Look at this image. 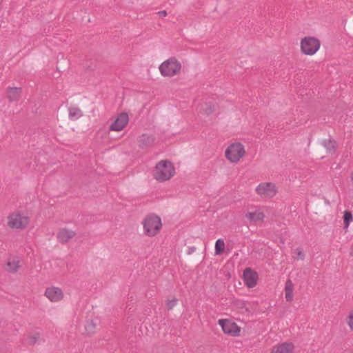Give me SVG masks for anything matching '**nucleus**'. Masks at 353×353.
I'll list each match as a JSON object with an SVG mask.
<instances>
[{
	"label": "nucleus",
	"mask_w": 353,
	"mask_h": 353,
	"mask_svg": "<svg viewBox=\"0 0 353 353\" xmlns=\"http://www.w3.org/2000/svg\"><path fill=\"white\" fill-rule=\"evenodd\" d=\"M245 153L244 146L241 143H234L228 146L225 154L228 160L236 163L245 155Z\"/></svg>",
	"instance_id": "obj_4"
},
{
	"label": "nucleus",
	"mask_w": 353,
	"mask_h": 353,
	"mask_svg": "<svg viewBox=\"0 0 353 353\" xmlns=\"http://www.w3.org/2000/svg\"><path fill=\"white\" fill-rule=\"evenodd\" d=\"M128 121L129 118L128 114L124 112L121 113L111 124L110 130L117 132L122 130L128 124Z\"/></svg>",
	"instance_id": "obj_9"
},
{
	"label": "nucleus",
	"mask_w": 353,
	"mask_h": 353,
	"mask_svg": "<svg viewBox=\"0 0 353 353\" xmlns=\"http://www.w3.org/2000/svg\"><path fill=\"white\" fill-rule=\"evenodd\" d=\"M351 180L353 182V172L351 173Z\"/></svg>",
	"instance_id": "obj_32"
},
{
	"label": "nucleus",
	"mask_w": 353,
	"mask_h": 353,
	"mask_svg": "<svg viewBox=\"0 0 353 353\" xmlns=\"http://www.w3.org/2000/svg\"><path fill=\"white\" fill-rule=\"evenodd\" d=\"M157 14L159 16V19H162L163 17L166 15V12L165 11H161V12H159Z\"/></svg>",
	"instance_id": "obj_30"
},
{
	"label": "nucleus",
	"mask_w": 353,
	"mask_h": 353,
	"mask_svg": "<svg viewBox=\"0 0 353 353\" xmlns=\"http://www.w3.org/2000/svg\"><path fill=\"white\" fill-rule=\"evenodd\" d=\"M218 323L225 334L233 336L239 335L241 327L236 323L228 319H219Z\"/></svg>",
	"instance_id": "obj_7"
},
{
	"label": "nucleus",
	"mask_w": 353,
	"mask_h": 353,
	"mask_svg": "<svg viewBox=\"0 0 353 353\" xmlns=\"http://www.w3.org/2000/svg\"><path fill=\"white\" fill-rule=\"evenodd\" d=\"M69 119L71 121H76L83 116L82 111L78 107H70L68 108Z\"/></svg>",
	"instance_id": "obj_17"
},
{
	"label": "nucleus",
	"mask_w": 353,
	"mask_h": 353,
	"mask_svg": "<svg viewBox=\"0 0 353 353\" xmlns=\"http://www.w3.org/2000/svg\"><path fill=\"white\" fill-rule=\"evenodd\" d=\"M162 226L161 218L158 216H156V231L161 229Z\"/></svg>",
	"instance_id": "obj_28"
},
{
	"label": "nucleus",
	"mask_w": 353,
	"mask_h": 353,
	"mask_svg": "<svg viewBox=\"0 0 353 353\" xmlns=\"http://www.w3.org/2000/svg\"><path fill=\"white\" fill-rule=\"evenodd\" d=\"M320 48V41L312 37H306L301 39V52L306 55H313Z\"/></svg>",
	"instance_id": "obj_5"
},
{
	"label": "nucleus",
	"mask_w": 353,
	"mask_h": 353,
	"mask_svg": "<svg viewBox=\"0 0 353 353\" xmlns=\"http://www.w3.org/2000/svg\"><path fill=\"white\" fill-rule=\"evenodd\" d=\"M38 336H30L29 338V341L28 343H31V344H34L37 342V339H38Z\"/></svg>",
	"instance_id": "obj_29"
},
{
	"label": "nucleus",
	"mask_w": 353,
	"mask_h": 353,
	"mask_svg": "<svg viewBox=\"0 0 353 353\" xmlns=\"http://www.w3.org/2000/svg\"><path fill=\"white\" fill-rule=\"evenodd\" d=\"M19 268V259L17 257H10L6 263V270L16 272Z\"/></svg>",
	"instance_id": "obj_15"
},
{
	"label": "nucleus",
	"mask_w": 353,
	"mask_h": 353,
	"mask_svg": "<svg viewBox=\"0 0 353 353\" xmlns=\"http://www.w3.org/2000/svg\"><path fill=\"white\" fill-rule=\"evenodd\" d=\"M159 70L163 77H171L181 72V64L176 59L170 58L160 65Z\"/></svg>",
	"instance_id": "obj_2"
},
{
	"label": "nucleus",
	"mask_w": 353,
	"mask_h": 353,
	"mask_svg": "<svg viewBox=\"0 0 353 353\" xmlns=\"http://www.w3.org/2000/svg\"><path fill=\"white\" fill-rule=\"evenodd\" d=\"M294 345L291 343H284L279 345L274 346L271 353H293Z\"/></svg>",
	"instance_id": "obj_12"
},
{
	"label": "nucleus",
	"mask_w": 353,
	"mask_h": 353,
	"mask_svg": "<svg viewBox=\"0 0 353 353\" xmlns=\"http://www.w3.org/2000/svg\"><path fill=\"white\" fill-rule=\"evenodd\" d=\"M21 94V88H9L7 90L8 97L10 101H17L19 99Z\"/></svg>",
	"instance_id": "obj_18"
},
{
	"label": "nucleus",
	"mask_w": 353,
	"mask_h": 353,
	"mask_svg": "<svg viewBox=\"0 0 353 353\" xmlns=\"http://www.w3.org/2000/svg\"><path fill=\"white\" fill-rule=\"evenodd\" d=\"M75 235V232L72 230L67 229H61L57 233V239L61 243H66L72 239Z\"/></svg>",
	"instance_id": "obj_13"
},
{
	"label": "nucleus",
	"mask_w": 353,
	"mask_h": 353,
	"mask_svg": "<svg viewBox=\"0 0 353 353\" xmlns=\"http://www.w3.org/2000/svg\"><path fill=\"white\" fill-rule=\"evenodd\" d=\"M99 324V320L97 318L93 319H89L86 321L85 325V330L88 334H92L94 333L97 329V326Z\"/></svg>",
	"instance_id": "obj_14"
},
{
	"label": "nucleus",
	"mask_w": 353,
	"mask_h": 353,
	"mask_svg": "<svg viewBox=\"0 0 353 353\" xmlns=\"http://www.w3.org/2000/svg\"><path fill=\"white\" fill-rule=\"evenodd\" d=\"M175 174L173 164L168 161L163 160L156 164V180L165 181L170 180Z\"/></svg>",
	"instance_id": "obj_1"
},
{
	"label": "nucleus",
	"mask_w": 353,
	"mask_h": 353,
	"mask_svg": "<svg viewBox=\"0 0 353 353\" xmlns=\"http://www.w3.org/2000/svg\"><path fill=\"white\" fill-rule=\"evenodd\" d=\"M243 279L245 285L248 288H254L256 285L258 275L256 272L250 268H247L243 272Z\"/></svg>",
	"instance_id": "obj_11"
},
{
	"label": "nucleus",
	"mask_w": 353,
	"mask_h": 353,
	"mask_svg": "<svg viewBox=\"0 0 353 353\" xmlns=\"http://www.w3.org/2000/svg\"><path fill=\"white\" fill-rule=\"evenodd\" d=\"M144 233L149 236H154V215L149 214L143 221Z\"/></svg>",
	"instance_id": "obj_10"
},
{
	"label": "nucleus",
	"mask_w": 353,
	"mask_h": 353,
	"mask_svg": "<svg viewBox=\"0 0 353 353\" xmlns=\"http://www.w3.org/2000/svg\"><path fill=\"white\" fill-rule=\"evenodd\" d=\"M295 253L297 255V259L303 260L304 259L305 254H303V251L300 248H297L295 250Z\"/></svg>",
	"instance_id": "obj_27"
},
{
	"label": "nucleus",
	"mask_w": 353,
	"mask_h": 353,
	"mask_svg": "<svg viewBox=\"0 0 353 353\" xmlns=\"http://www.w3.org/2000/svg\"><path fill=\"white\" fill-rule=\"evenodd\" d=\"M176 302H177L176 299H173L172 300H168L166 301V305L168 307V310L172 309L176 305Z\"/></svg>",
	"instance_id": "obj_26"
},
{
	"label": "nucleus",
	"mask_w": 353,
	"mask_h": 353,
	"mask_svg": "<svg viewBox=\"0 0 353 353\" xmlns=\"http://www.w3.org/2000/svg\"><path fill=\"white\" fill-rule=\"evenodd\" d=\"M225 248V242L223 239H219L216 241L215 243V254H221Z\"/></svg>",
	"instance_id": "obj_22"
},
{
	"label": "nucleus",
	"mask_w": 353,
	"mask_h": 353,
	"mask_svg": "<svg viewBox=\"0 0 353 353\" xmlns=\"http://www.w3.org/2000/svg\"><path fill=\"white\" fill-rule=\"evenodd\" d=\"M350 256H353V242H352V245L351 247V250H350Z\"/></svg>",
	"instance_id": "obj_31"
},
{
	"label": "nucleus",
	"mask_w": 353,
	"mask_h": 353,
	"mask_svg": "<svg viewBox=\"0 0 353 353\" xmlns=\"http://www.w3.org/2000/svg\"><path fill=\"white\" fill-rule=\"evenodd\" d=\"M353 216L350 212L345 211L343 216L344 228L347 229L349 227L350 223L352 221Z\"/></svg>",
	"instance_id": "obj_24"
},
{
	"label": "nucleus",
	"mask_w": 353,
	"mask_h": 353,
	"mask_svg": "<svg viewBox=\"0 0 353 353\" xmlns=\"http://www.w3.org/2000/svg\"><path fill=\"white\" fill-rule=\"evenodd\" d=\"M45 296L51 302H58L63 299V292L61 288L55 286H51L46 288L45 291Z\"/></svg>",
	"instance_id": "obj_8"
},
{
	"label": "nucleus",
	"mask_w": 353,
	"mask_h": 353,
	"mask_svg": "<svg viewBox=\"0 0 353 353\" xmlns=\"http://www.w3.org/2000/svg\"><path fill=\"white\" fill-rule=\"evenodd\" d=\"M323 145L326 148L327 152L332 154L336 150V142L334 140L327 139L323 141Z\"/></svg>",
	"instance_id": "obj_20"
},
{
	"label": "nucleus",
	"mask_w": 353,
	"mask_h": 353,
	"mask_svg": "<svg viewBox=\"0 0 353 353\" xmlns=\"http://www.w3.org/2000/svg\"><path fill=\"white\" fill-rule=\"evenodd\" d=\"M29 217L24 213L16 212L8 217V225L12 229H23L29 223Z\"/></svg>",
	"instance_id": "obj_3"
},
{
	"label": "nucleus",
	"mask_w": 353,
	"mask_h": 353,
	"mask_svg": "<svg viewBox=\"0 0 353 353\" xmlns=\"http://www.w3.org/2000/svg\"><path fill=\"white\" fill-rule=\"evenodd\" d=\"M245 217L250 222H257L263 220L264 214L259 210H256L254 212H248L245 214Z\"/></svg>",
	"instance_id": "obj_16"
},
{
	"label": "nucleus",
	"mask_w": 353,
	"mask_h": 353,
	"mask_svg": "<svg viewBox=\"0 0 353 353\" xmlns=\"http://www.w3.org/2000/svg\"><path fill=\"white\" fill-rule=\"evenodd\" d=\"M350 330H353V310L349 313L347 321Z\"/></svg>",
	"instance_id": "obj_25"
},
{
	"label": "nucleus",
	"mask_w": 353,
	"mask_h": 353,
	"mask_svg": "<svg viewBox=\"0 0 353 353\" xmlns=\"http://www.w3.org/2000/svg\"><path fill=\"white\" fill-rule=\"evenodd\" d=\"M285 294L287 301H291L293 299V283L290 280L285 283Z\"/></svg>",
	"instance_id": "obj_19"
},
{
	"label": "nucleus",
	"mask_w": 353,
	"mask_h": 353,
	"mask_svg": "<svg viewBox=\"0 0 353 353\" xmlns=\"http://www.w3.org/2000/svg\"><path fill=\"white\" fill-rule=\"evenodd\" d=\"M154 138L152 136H148L147 134H143L139 139L140 145L142 148L146 147L150 144L152 143Z\"/></svg>",
	"instance_id": "obj_21"
},
{
	"label": "nucleus",
	"mask_w": 353,
	"mask_h": 353,
	"mask_svg": "<svg viewBox=\"0 0 353 353\" xmlns=\"http://www.w3.org/2000/svg\"><path fill=\"white\" fill-rule=\"evenodd\" d=\"M214 109V105L212 102L205 103L202 105L201 110L206 114H210L213 112Z\"/></svg>",
	"instance_id": "obj_23"
},
{
	"label": "nucleus",
	"mask_w": 353,
	"mask_h": 353,
	"mask_svg": "<svg viewBox=\"0 0 353 353\" xmlns=\"http://www.w3.org/2000/svg\"><path fill=\"white\" fill-rule=\"evenodd\" d=\"M256 192L262 198H272L277 193V188L274 183L265 182L260 183L255 189Z\"/></svg>",
	"instance_id": "obj_6"
}]
</instances>
